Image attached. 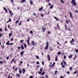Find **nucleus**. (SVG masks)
<instances>
[{
	"mask_svg": "<svg viewBox=\"0 0 78 78\" xmlns=\"http://www.w3.org/2000/svg\"><path fill=\"white\" fill-rule=\"evenodd\" d=\"M41 16L42 17H44V15L42 14H41Z\"/></svg>",
	"mask_w": 78,
	"mask_h": 78,
	"instance_id": "59",
	"label": "nucleus"
},
{
	"mask_svg": "<svg viewBox=\"0 0 78 78\" xmlns=\"http://www.w3.org/2000/svg\"><path fill=\"white\" fill-rule=\"evenodd\" d=\"M62 62L64 64H65V65H66V66H67V63H66V62L64 60H63Z\"/></svg>",
	"mask_w": 78,
	"mask_h": 78,
	"instance_id": "7",
	"label": "nucleus"
},
{
	"mask_svg": "<svg viewBox=\"0 0 78 78\" xmlns=\"http://www.w3.org/2000/svg\"><path fill=\"white\" fill-rule=\"evenodd\" d=\"M69 13L70 17L71 18H73V16H72V13L69 12Z\"/></svg>",
	"mask_w": 78,
	"mask_h": 78,
	"instance_id": "4",
	"label": "nucleus"
},
{
	"mask_svg": "<svg viewBox=\"0 0 78 78\" xmlns=\"http://www.w3.org/2000/svg\"><path fill=\"white\" fill-rule=\"evenodd\" d=\"M9 13H10V14L11 15V16H12L13 15L12 13H11V11L9 10Z\"/></svg>",
	"mask_w": 78,
	"mask_h": 78,
	"instance_id": "15",
	"label": "nucleus"
},
{
	"mask_svg": "<svg viewBox=\"0 0 78 78\" xmlns=\"http://www.w3.org/2000/svg\"><path fill=\"white\" fill-rule=\"evenodd\" d=\"M6 44L8 45H10V44H9V41H7V42L6 43Z\"/></svg>",
	"mask_w": 78,
	"mask_h": 78,
	"instance_id": "8",
	"label": "nucleus"
},
{
	"mask_svg": "<svg viewBox=\"0 0 78 78\" xmlns=\"http://www.w3.org/2000/svg\"><path fill=\"white\" fill-rule=\"evenodd\" d=\"M53 6L52 5H51L50 6V8H51V9H53Z\"/></svg>",
	"mask_w": 78,
	"mask_h": 78,
	"instance_id": "41",
	"label": "nucleus"
},
{
	"mask_svg": "<svg viewBox=\"0 0 78 78\" xmlns=\"http://www.w3.org/2000/svg\"><path fill=\"white\" fill-rule=\"evenodd\" d=\"M38 73L40 74V75H41V72L39 71L38 72Z\"/></svg>",
	"mask_w": 78,
	"mask_h": 78,
	"instance_id": "50",
	"label": "nucleus"
},
{
	"mask_svg": "<svg viewBox=\"0 0 78 78\" xmlns=\"http://www.w3.org/2000/svg\"><path fill=\"white\" fill-rule=\"evenodd\" d=\"M33 78V76H31L29 77V78Z\"/></svg>",
	"mask_w": 78,
	"mask_h": 78,
	"instance_id": "39",
	"label": "nucleus"
},
{
	"mask_svg": "<svg viewBox=\"0 0 78 78\" xmlns=\"http://www.w3.org/2000/svg\"><path fill=\"white\" fill-rule=\"evenodd\" d=\"M5 31H8V30H7V28L6 27H5Z\"/></svg>",
	"mask_w": 78,
	"mask_h": 78,
	"instance_id": "25",
	"label": "nucleus"
},
{
	"mask_svg": "<svg viewBox=\"0 0 78 78\" xmlns=\"http://www.w3.org/2000/svg\"><path fill=\"white\" fill-rule=\"evenodd\" d=\"M30 3H31V5H33V1H32L30 0Z\"/></svg>",
	"mask_w": 78,
	"mask_h": 78,
	"instance_id": "17",
	"label": "nucleus"
},
{
	"mask_svg": "<svg viewBox=\"0 0 78 78\" xmlns=\"http://www.w3.org/2000/svg\"><path fill=\"white\" fill-rule=\"evenodd\" d=\"M36 58H37V59H39V57L38 55L36 56Z\"/></svg>",
	"mask_w": 78,
	"mask_h": 78,
	"instance_id": "28",
	"label": "nucleus"
},
{
	"mask_svg": "<svg viewBox=\"0 0 78 78\" xmlns=\"http://www.w3.org/2000/svg\"><path fill=\"white\" fill-rule=\"evenodd\" d=\"M55 61H58V58L57 57H56L55 58Z\"/></svg>",
	"mask_w": 78,
	"mask_h": 78,
	"instance_id": "30",
	"label": "nucleus"
},
{
	"mask_svg": "<svg viewBox=\"0 0 78 78\" xmlns=\"http://www.w3.org/2000/svg\"><path fill=\"white\" fill-rule=\"evenodd\" d=\"M48 57L49 58H50L49 55H48Z\"/></svg>",
	"mask_w": 78,
	"mask_h": 78,
	"instance_id": "64",
	"label": "nucleus"
},
{
	"mask_svg": "<svg viewBox=\"0 0 78 78\" xmlns=\"http://www.w3.org/2000/svg\"><path fill=\"white\" fill-rule=\"evenodd\" d=\"M70 70H71L72 69V67H70Z\"/></svg>",
	"mask_w": 78,
	"mask_h": 78,
	"instance_id": "62",
	"label": "nucleus"
},
{
	"mask_svg": "<svg viewBox=\"0 0 78 78\" xmlns=\"http://www.w3.org/2000/svg\"><path fill=\"white\" fill-rule=\"evenodd\" d=\"M75 51L76 52V53H77V52H78V50L77 49H76L75 50Z\"/></svg>",
	"mask_w": 78,
	"mask_h": 78,
	"instance_id": "48",
	"label": "nucleus"
},
{
	"mask_svg": "<svg viewBox=\"0 0 78 78\" xmlns=\"http://www.w3.org/2000/svg\"><path fill=\"white\" fill-rule=\"evenodd\" d=\"M10 45H13V43H10V44H9Z\"/></svg>",
	"mask_w": 78,
	"mask_h": 78,
	"instance_id": "53",
	"label": "nucleus"
},
{
	"mask_svg": "<svg viewBox=\"0 0 78 78\" xmlns=\"http://www.w3.org/2000/svg\"><path fill=\"white\" fill-rule=\"evenodd\" d=\"M4 10H5V11L6 12H7L8 11V10H7V9H6V8H5V7H3V8Z\"/></svg>",
	"mask_w": 78,
	"mask_h": 78,
	"instance_id": "12",
	"label": "nucleus"
},
{
	"mask_svg": "<svg viewBox=\"0 0 78 78\" xmlns=\"http://www.w3.org/2000/svg\"><path fill=\"white\" fill-rule=\"evenodd\" d=\"M74 42V39L72 38V40L70 41V44H73V43Z\"/></svg>",
	"mask_w": 78,
	"mask_h": 78,
	"instance_id": "3",
	"label": "nucleus"
},
{
	"mask_svg": "<svg viewBox=\"0 0 78 78\" xmlns=\"http://www.w3.org/2000/svg\"><path fill=\"white\" fill-rule=\"evenodd\" d=\"M19 25L20 26L22 25V22H20L19 24Z\"/></svg>",
	"mask_w": 78,
	"mask_h": 78,
	"instance_id": "27",
	"label": "nucleus"
},
{
	"mask_svg": "<svg viewBox=\"0 0 78 78\" xmlns=\"http://www.w3.org/2000/svg\"><path fill=\"white\" fill-rule=\"evenodd\" d=\"M2 37V34L0 33V37Z\"/></svg>",
	"mask_w": 78,
	"mask_h": 78,
	"instance_id": "43",
	"label": "nucleus"
},
{
	"mask_svg": "<svg viewBox=\"0 0 78 78\" xmlns=\"http://www.w3.org/2000/svg\"><path fill=\"white\" fill-rule=\"evenodd\" d=\"M8 28H10V25H8Z\"/></svg>",
	"mask_w": 78,
	"mask_h": 78,
	"instance_id": "54",
	"label": "nucleus"
},
{
	"mask_svg": "<svg viewBox=\"0 0 78 78\" xmlns=\"http://www.w3.org/2000/svg\"><path fill=\"white\" fill-rule=\"evenodd\" d=\"M43 69V68H41L40 69V71L41 72H42V69Z\"/></svg>",
	"mask_w": 78,
	"mask_h": 78,
	"instance_id": "33",
	"label": "nucleus"
},
{
	"mask_svg": "<svg viewBox=\"0 0 78 78\" xmlns=\"http://www.w3.org/2000/svg\"><path fill=\"white\" fill-rule=\"evenodd\" d=\"M44 74H45V72H43L41 74V75L42 76V75H44Z\"/></svg>",
	"mask_w": 78,
	"mask_h": 78,
	"instance_id": "26",
	"label": "nucleus"
},
{
	"mask_svg": "<svg viewBox=\"0 0 78 78\" xmlns=\"http://www.w3.org/2000/svg\"><path fill=\"white\" fill-rule=\"evenodd\" d=\"M57 70H55V73H57Z\"/></svg>",
	"mask_w": 78,
	"mask_h": 78,
	"instance_id": "55",
	"label": "nucleus"
},
{
	"mask_svg": "<svg viewBox=\"0 0 78 78\" xmlns=\"http://www.w3.org/2000/svg\"><path fill=\"white\" fill-rule=\"evenodd\" d=\"M1 47H2V48H5L4 47H5V46H4V45H3V46H1Z\"/></svg>",
	"mask_w": 78,
	"mask_h": 78,
	"instance_id": "47",
	"label": "nucleus"
},
{
	"mask_svg": "<svg viewBox=\"0 0 78 78\" xmlns=\"http://www.w3.org/2000/svg\"><path fill=\"white\" fill-rule=\"evenodd\" d=\"M50 50L51 51H52L53 50V49H51V47L50 48Z\"/></svg>",
	"mask_w": 78,
	"mask_h": 78,
	"instance_id": "49",
	"label": "nucleus"
},
{
	"mask_svg": "<svg viewBox=\"0 0 78 78\" xmlns=\"http://www.w3.org/2000/svg\"><path fill=\"white\" fill-rule=\"evenodd\" d=\"M48 34H51V32H50V31H48Z\"/></svg>",
	"mask_w": 78,
	"mask_h": 78,
	"instance_id": "44",
	"label": "nucleus"
},
{
	"mask_svg": "<svg viewBox=\"0 0 78 78\" xmlns=\"http://www.w3.org/2000/svg\"><path fill=\"white\" fill-rule=\"evenodd\" d=\"M36 63L37 64H39V62H37Z\"/></svg>",
	"mask_w": 78,
	"mask_h": 78,
	"instance_id": "46",
	"label": "nucleus"
},
{
	"mask_svg": "<svg viewBox=\"0 0 78 78\" xmlns=\"http://www.w3.org/2000/svg\"><path fill=\"white\" fill-rule=\"evenodd\" d=\"M21 48L22 50H23V49H24V47H23V45H21Z\"/></svg>",
	"mask_w": 78,
	"mask_h": 78,
	"instance_id": "11",
	"label": "nucleus"
},
{
	"mask_svg": "<svg viewBox=\"0 0 78 78\" xmlns=\"http://www.w3.org/2000/svg\"><path fill=\"white\" fill-rule=\"evenodd\" d=\"M3 62L0 61V64H3Z\"/></svg>",
	"mask_w": 78,
	"mask_h": 78,
	"instance_id": "38",
	"label": "nucleus"
},
{
	"mask_svg": "<svg viewBox=\"0 0 78 78\" xmlns=\"http://www.w3.org/2000/svg\"><path fill=\"white\" fill-rule=\"evenodd\" d=\"M66 56L64 55V59H66Z\"/></svg>",
	"mask_w": 78,
	"mask_h": 78,
	"instance_id": "51",
	"label": "nucleus"
},
{
	"mask_svg": "<svg viewBox=\"0 0 78 78\" xmlns=\"http://www.w3.org/2000/svg\"><path fill=\"white\" fill-rule=\"evenodd\" d=\"M60 1L62 3H64V1L62 0H60Z\"/></svg>",
	"mask_w": 78,
	"mask_h": 78,
	"instance_id": "35",
	"label": "nucleus"
},
{
	"mask_svg": "<svg viewBox=\"0 0 78 78\" xmlns=\"http://www.w3.org/2000/svg\"><path fill=\"white\" fill-rule=\"evenodd\" d=\"M43 7H41V8H39V11H42V9H43Z\"/></svg>",
	"mask_w": 78,
	"mask_h": 78,
	"instance_id": "5",
	"label": "nucleus"
},
{
	"mask_svg": "<svg viewBox=\"0 0 78 78\" xmlns=\"http://www.w3.org/2000/svg\"><path fill=\"white\" fill-rule=\"evenodd\" d=\"M24 53V52L23 51H21V52L20 53V55H23Z\"/></svg>",
	"mask_w": 78,
	"mask_h": 78,
	"instance_id": "13",
	"label": "nucleus"
},
{
	"mask_svg": "<svg viewBox=\"0 0 78 78\" xmlns=\"http://www.w3.org/2000/svg\"><path fill=\"white\" fill-rule=\"evenodd\" d=\"M42 64L44 66V61H43L42 62Z\"/></svg>",
	"mask_w": 78,
	"mask_h": 78,
	"instance_id": "37",
	"label": "nucleus"
},
{
	"mask_svg": "<svg viewBox=\"0 0 78 78\" xmlns=\"http://www.w3.org/2000/svg\"><path fill=\"white\" fill-rule=\"evenodd\" d=\"M16 76H17V77L19 76V77H20V75H19V74H17V75H16Z\"/></svg>",
	"mask_w": 78,
	"mask_h": 78,
	"instance_id": "24",
	"label": "nucleus"
},
{
	"mask_svg": "<svg viewBox=\"0 0 78 78\" xmlns=\"http://www.w3.org/2000/svg\"><path fill=\"white\" fill-rule=\"evenodd\" d=\"M24 47L25 48H27V45H26V44H24Z\"/></svg>",
	"mask_w": 78,
	"mask_h": 78,
	"instance_id": "22",
	"label": "nucleus"
},
{
	"mask_svg": "<svg viewBox=\"0 0 78 78\" xmlns=\"http://www.w3.org/2000/svg\"><path fill=\"white\" fill-rule=\"evenodd\" d=\"M27 22H29V21H30V19H27Z\"/></svg>",
	"mask_w": 78,
	"mask_h": 78,
	"instance_id": "57",
	"label": "nucleus"
},
{
	"mask_svg": "<svg viewBox=\"0 0 78 78\" xmlns=\"http://www.w3.org/2000/svg\"><path fill=\"white\" fill-rule=\"evenodd\" d=\"M14 61V58L12 59V60L11 62H12Z\"/></svg>",
	"mask_w": 78,
	"mask_h": 78,
	"instance_id": "45",
	"label": "nucleus"
},
{
	"mask_svg": "<svg viewBox=\"0 0 78 78\" xmlns=\"http://www.w3.org/2000/svg\"><path fill=\"white\" fill-rule=\"evenodd\" d=\"M30 33H31V34H33V31L31 30L30 31Z\"/></svg>",
	"mask_w": 78,
	"mask_h": 78,
	"instance_id": "40",
	"label": "nucleus"
},
{
	"mask_svg": "<svg viewBox=\"0 0 78 78\" xmlns=\"http://www.w3.org/2000/svg\"><path fill=\"white\" fill-rule=\"evenodd\" d=\"M67 73H68V74H69V73H70V72L69 71H68L67 72Z\"/></svg>",
	"mask_w": 78,
	"mask_h": 78,
	"instance_id": "56",
	"label": "nucleus"
},
{
	"mask_svg": "<svg viewBox=\"0 0 78 78\" xmlns=\"http://www.w3.org/2000/svg\"><path fill=\"white\" fill-rule=\"evenodd\" d=\"M73 56V55L71 54L70 55H69V58H72V56Z\"/></svg>",
	"mask_w": 78,
	"mask_h": 78,
	"instance_id": "10",
	"label": "nucleus"
},
{
	"mask_svg": "<svg viewBox=\"0 0 78 78\" xmlns=\"http://www.w3.org/2000/svg\"><path fill=\"white\" fill-rule=\"evenodd\" d=\"M55 65V62H54L52 65V66L51 67H53Z\"/></svg>",
	"mask_w": 78,
	"mask_h": 78,
	"instance_id": "20",
	"label": "nucleus"
},
{
	"mask_svg": "<svg viewBox=\"0 0 78 78\" xmlns=\"http://www.w3.org/2000/svg\"><path fill=\"white\" fill-rule=\"evenodd\" d=\"M48 60H49V61H50V57L48 58Z\"/></svg>",
	"mask_w": 78,
	"mask_h": 78,
	"instance_id": "63",
	"label": "nucleus"
},
{
	"mask_svg": "<svg viewBox=\"0 0 78 78\" xmlns=\"http://www.w3.org/2000/svg\"><path fill=\"white\" fill-rule=\"evenodd\" d=\"M12 33H10L9 34V37H10V36H11V35H12Z\"/></svg>",
	"mask_w": 78,
	"mask_h": 78,
	"instance_id": "16",
	"label": "nucleus"
},
{
	"mask_svg": "<svg viewBox=\"0 0 78 78\" xmlns=\"http://www.w3.org/2000/svg\"><path fill=\"white\" fill-rule=\"evenodd\" d=\"M62 67L63 68H64L65 67V66H64V65H63L62 66Z\"/></svg>",
	"mask_w": 78,
	"mask_h": 78,
	"instance_id": "52",
	"label": "nucleus"
},
{
	"mask_svg": "<svg viewBox=\"0 0 78 78\" xmlns=\"http://www.w3.org/2000/svg\"><path fill=\"white\" fill-rule=\"evenodd\" d=\"M58 55H60L61 54V52H58L57 53Z\"/></svg>",
	"mask_w": 78,
	"mask_h": 78,
	"instance_id": "14",
	"label": "nucleus"
},
{
	"mask_svg": "<svg viewBox=\"0 0 78 78\" xmlns=\"http://www.w3.org/2000/svg\"><path fill=\"white\" fill-rule=\"evenodd\" d=\"M11 41H13V38H11Z\"/></svg>",
	"mask_w": 78,
	"mask_h": 78,
	"instance_id": "60",
	"label": "nucleus"
},
{
	"mask_svg": "<svg viewBox=\"0 0 78 78\" xmlns=\"http://www.w3.org/2000/svg\"><path fill=\"white\" fill-rule=\"evenodd\" d=\"M46 46L44 48V50H47L48 48V42H47V43L46 44Z\"/></svg>",
	"mask_w": 78,
	"mask_h": 78,
	"instance_id": "1",
	"label": "nucleus"
},
{
	"mask_svg": "<svg viewBox=\"0 0 78 78\" xmlns=\"http://www.w3.org/2000/svg\"><path fill=\"white\" fill-rule=\"evenodd\" d=\"M26 71L25 70V69H22L23 73V74H24V73H25V72Z\"/></svg>",
	"mask_w": 78,
	"mask_h": 78,
	"instance_id": "6",
	"label": "nucleus"
},
{
	"mask_svg": "<svg viewBox=\"0 0 78 78\" xmlns=\"http://www.w3.org/2000/svg\"><path fill=\"white\" fill-rule=\"evenodd\" d=\"M19 72L20 74H21V73H22V71H21V70H19Z\"/></svg>",
	"mask_w": 78,
	"mask_h": 78,
	"instance_id": "23",
	"label": "nucleus"
},
{
	"mask_svg": "<svg viewBox=\"0 0 78 78\" xmlns=\"http://www.w3.org/2000/svg\"><path fill=\"white\" fill-rule=\"evenodd\" d=\"M9 56H8L7 57H6V59H9Z\"/></svg>",
	"mask_w": 78,
	"mask_h": 78,
	"instance_id": "42",
	"label": "nucleus"
},
{
	"mask_svg": "<svg viewBox=\"0 0 78 78\" xmlns=\"http://www.w3.org/2000/svg\"><path fill=\"white\" fill-rule=\"evenodd\" d=\"M25 0H22L21 2L23 3V2H25Z\"/></svg>",
	"mask_w": 78,
	"mask_h": 78,
	"instance_id": "36",
	"label": "nucleus"
},
{
	"mask_svg": "<svg viewBox=\"0 0 78 78\" xmlns=\"http://www.w3.org/2000/svg\"><path fill=\"white\" fill-rule=\"evenodd\" d=\"M66 23H69V21L67 20H66Z\"/></svg>",
	"mask_w": 78,
	"mask_h": 78,
	"instance_id": "29",
	"label": "nucleus"
},
{
	"mask_svg": "<svg viewBox=\"0 0 78 78\" xmlns=\"http://www.w3.org/2000/svg\"><path fill=\"white\" fill-rule=\"evenodd\" d=\"M22 63H23V62L21 61L20 62V64H22Z\"/></svg>",
	"mask_w": 78,
	"mask_h": 78,
	"instance_id": "58",
	"label": "nucleus"
},
{
	"mask_svg": "<svg viewBox=\"0 0 78 78\" xmlns=\"http://www.w3.org/2000/svg\"><path fill=\"white\" fill-rule=\"evenodd\" d=\"M42 30L44 31H44H45V30H46V28H44V27H42Z\"/></svg>",
	"mask_w": 78,
	"mask_h": 78,
	"instance_id": "9",
	"label": "nucleus"
},
{
	"mask_svg": "<svg viewBox=\"0 0 78 78\" xmlns=\"http://www.w3.org/2000/svg\"><path fill=\"white\" fill-rule=\"evenodd\" d=\"M23 42V40H21L20 41V42H21V43H22V42Z\"/></svg>",
	"mask_w": 78,
	"mask_h": 78,
	"instance_id": "34",
	"label": "nucleus"
},
{
	"mask_svg": "<svg viewBox=\"0 0 78 78\" xmlns=\"http://www.w3.org/2000/svg\"><path fill=\"white\" fill-rule=\"evenodd\" d=\"M78 73V71H75L74 73H73V74H76V73Z\"/></svg>",
	"mask_w": 78,
	"mask_h": 78,
	"instance_id": "32",
	"label": "nucleus"
},
{
	"mask_svg": "<svg viewBox=\"0 0 78 78\" xmlns=\"http://www.w3.org/2000/svg\"><path fill=\"white\" fill-rule=\"evenodd\" d=\"M54 19H55L56 20H58V18H56V16H54Z\"/></svg>",
	"mask_w": 78,
	"mask_h": 78,
	"instance_id": "19",
	"label": "nucleus"
},
{
	"mask_svg": "<svg viewBox=\"0 0 78 78\" xmlns=\"http://www.w3.org/2000/svg\"><path fill=\"white\" fill-rule=\"evenodd\" d=\"M18 22H19V21L18 20H17L16 22V23H17Z\"/></svg>",
	"mask_w": 78,
	"mask_h": 78,
	"instance_id": "31",
	"label": "nucleus"
},
{
	"mask_svg": "<svg viewBox=\"0 0 78 78\" xmlns=\"http://www.w3.org/2000/svg\"><path fill=\"white\" fill-rule=\"evenodd\" d=\"M28 40H27V42H30V37H28Z\"/></svg>",
	"mask_w": 78,
	"mask_h": 78,
	"instance_id": "21",
	"label": "nucleus"
},
{
	"mask_svg": "<svg viewBox=\"0 0 78 78\" xmlns=\"http://www.w3.org/2000/svg\"><path fill=\"white\" fill-rule=\"evenodd\" d=\"M2 29L0 28V31H2Z\"/></svg>",
	"mask_w": 78,
	"mask_h": 78,
	"instance_id": "61",
	"label": "nucleus"
},
{
	"mask_svg": "<svg viewBox=\"0 0 78 78\" xmlns=\"http://www.w3.org/2000/svg\"><path fill=\"white\" fill-rule=\"evenodd\" d=\"M72 2L73 3V5L74 6H76V3L75 2V0H71Z\"/></svg>",
	"mask_w": 78,
	"mask_h": 78,
	"instance_id": "2",
	"label": "nucleus"
},
{
	"mask_svg": "<svg viewBox=\"0 0 78 78\" xmlns=\"http://www.w3.org/2000/svg\"><path fill=\"white\" fill-rule=\"evenodd\" d=\"M32 44L33 45H34V41H32Z\"/></svg>",
	"mask_w": 78,
	"mask_h": 78,
	"instance_id": "18",
	"label": "nucleus"
}]
</instances>
